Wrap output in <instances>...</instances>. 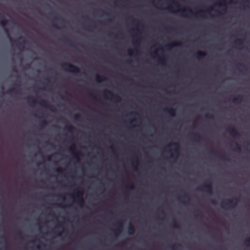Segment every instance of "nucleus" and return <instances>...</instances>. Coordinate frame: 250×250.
I'll return each instance as SVG.
<instances>
[{
	"label": "nucleus",
	"instance_id": "obj_1",
	"mask_svg": "<svg viewBox=\"0 0 250 250\" xmlns=\"http://www.w3.org/2000/svg\"><path fill=\"white\" fill-rule=\"evenodd\" d=\"M83 190L80 188H76L73 190V192L70 194L64 193L63 195L61 194H48L45 196L46 197H57L59 200H61L62 201L64 202L66 201V198L64 195L67 194L69 197L72 199L73 203L82 207L84 203V199L83 198Z\"/></svg>",
	"mask_w": 250,
	"mask_h": 250
},
{
	"label": "nucleus",
	"instance_id": "obj_2",
	"mask_svg": "<svg viewBox=\"0 0 250 250\" xmlns=\"http://www.w3.org/2000/svg\"><path fill=\"white\" fill-rule=\"evenodd\" d=\"M238 203V198L224 199L220 204V208L225 210H231L235 208Z\"/></svg>",
	"mask_w": 250,
	"mask_h": 250
},
{
	"label": "nucleus",
	"instance_id": "obj_3",
	"mask_svg": "<svg viewBox=\"0 0 250 250\" xmlns=\"http://www.w3.org/2000/svg\"><path fill=\"white\" fill-rule=\"evenodd\" d=\"M28 104L31 105H34L38 104L41 106L49 109L51 112H55V108L50 104L48 102L42 99L39 102L32 96H28L26 98Z\"/></svg>",
	"mask_w": 250,
	"mask_h": 250
},
{
	"label": "nucleus",
	"instance_id": "obj_4",
	"mask_svg": "<svg viewBox=\"0 0 250 250\" xmlns=\"http://www.w3.org/2000/svg\"><path fill=\"white\" fill-rule=\"evenodd\" d=\"M196 190L206 192L209 195H212L213 189L212 182L210 179H206L201 185L196 188Z\"/></svg>",
	"mask_w": 250,
	"mask_h": 250
},
{
	"label": "nucleus",
	"instance_id": "obj_5",
	"mask_svg": "<svg viewBox=\"0 0 250 250\" xmlns=\"http://www.w3.org/2000/svg\"><path fill=\"white\" fill-rule=\"evenodd\" d=\"M62 68L65 71L69 72L73 74H79L80 73V68L69 62H65L61 65Z\"/></svg>",
	"mask_w": 250,
	"mask_h": 250
},
{
	"label": "nucleus",
	"instance_id": "obj_6",
	"mask_svg": "<svg viewBox=\"0 0 250 250\" xmlns=\"http://www.w3.org/2000/svg\"><path fill=\"white\" fill-rule=\"evenodd\" d=\"M104 97L105 99L108 100V98L106 95V94H108L111 96V99L112 100H114L118 102H120L121 101V98L120 96L117 94H113L111 91L108 90V89H105L104 91Z\"/></svg>",
	"mask_w": 250,
	"mask_h": 250
},
{
	"label": "nucleus",
	"instance_id": "obj_7",
	"mask_svg": "<svg viewBox=\"0 0 250 250\" xmlns=\"http://www.w3.org/2000/svg\"><path fill=\"white\" fill-rule=\"evenodd\" d=\"M177 200L180 201L183 206H187L190 202L191 198L189 195L184 192L181 196L178 197Z\"/></svg>",
	"mask_w": 250,
	"mask_h": 250
},
{
	"label": "nucleus",
	"instance_id": "obj_8",
	"mask_svg": "<svg viewBox=\"0 0 250 250\" xmlns=\"http://www.w3.org/2000/svg\"><path fill=\"white\" fill-rule=\"evenodd\" d=\"M150 56L152 59H154L157 57L158 60V63L162 66H165L166 65V62L164 57H160L158 54L157 51L155 50L153 52L151 53Z\"/></svg>",
	"mask_w": 250,
	"mask_h": 250
},
{
	"label": "nucleus",
	"instance_id": "obj_9",
	"mask_svg": "<svg viewBox=\"0 0 250 250\" xmlns=\"http://www.w3.org/2000/svg\"><path fill=\"white\" fill-rule=\"evenodd\" d=\"M69 151L73 159L75 160L77 162H80V159L79 157V153L75 151V146L74 144H72V145L69 148Z\"/></svg>",
	"mask_w": 250,
	"mask_h": 250
},
{
	"label": "nucleus",
	"instance_id": "obj_10",
	"mask_svg": "<svg viewBox=\"0 0 250 250\" xmlns=\"http://www.w3.org/2000/svg\"><path fill=\"white\" fill-rule=\"evenodd\" d=\"M183 43L181 42H172L165 45V47L167 50H170L175 47H182Z\"/></svg>",
	"mask_w": 250,
	"mask_h": 250
},
{
	"label": "nucleus",
	"instance_id": "obj_11",
	"mask_svg": "<svg viewBox=\"0 0 250 250\" xmlns=\"http://www.w3.org/2000/svg\"><path fill=\"white\" fill-rule=\"evenodd\" d=\"M227 130L229 134L230 135H231L232 137H233L234 138H239L240 137V134L237 131V130L235 129L234 127H229L227 128Z\"/></svg>",
	"mask_w": 250,
	"mask_h": 250
},
{
	"label": "nucleus",
	"instance_id": "obj_12",
	"mask_svg": "<svg viewBox=\"0 0 250 250\" xmlns=\"http://www.w3.org/2000/svg\"><path fill=\"white\" fill-rule=\"evenodd\" d=\"M140 39L139 37H138L137 39L134 40L132 41V44L134 47H135L134 49V52L136 56H138V53L139 52V50L137 48V47H139L140 46Z\"/></svg>",
	"mask_w": 250,
	"mask_h": 250
},
{
	"label": "nucleus",
	"instance_id": "obj_13",
	"mask_svg": "<svg viewBox=\"0 0 250 250\" xmlns=\"http://www.w3.org/2000/svg\"><path fill=\"white\" fill-rule=\"evenodd\" d=\"M139 164V160L137 156H135L133 160L131 162V166L135 171L138 170V167Z\"/></svg>",
	"mask_w": 250,
	"mask_h": 250
},
{
	"label": "nucleus",
	"instance_id": "obj_14",
	"mask_svg": "<svg viewBox=\"0 0 250 250\" xmlns=\"http://www.w3.org/2000/svg\"><path fill=\"white\" fill-rule=\"evenodd\" d=\"M163 111L168 114L170 117H174L175 116V110L173 108L165 107L163 109Z\"/></svg>",
	"mask_w": 250,
	"mask_h": 250
},
{
	"label": "nucleus",
	"instance_id": "obj_15",
	"mask_svg": "<svg viewBox=\"0 0 250 250\" xmlns=\"http://www.w3.org/2000/svg\"><path fill=\"white\" fill-rule=\"evenodd\" d=\"M61 40L64 42L65 43H67L70 46L75 47L76 46L73 41L71 40L68 37L66 36H63L61 38Z\"/></svg>",
	"mask_w": 250,
	"mask_h": 250
},
{
	"label": "nucleus",
	"instance_id": "obj_16",
	"mask_svg": "<svg viewBox=\"0 0 250 250\" xmlns=\"http://www.w3.org/2000/svg\"><path fill=\"white\" fill-rule=\"evenodd\" d=\"M95 81L98 83H100L102 82H105L107 80V78L105 76H101L98 74L95 75Z\"/></svg>",
	"mask_w": 250,
	"mask_h": 250
},
{
	"label": "nucleus",
	"instance_id": "obj_17",
	"mask_svg": "<svg viewBox=\"0 0 250 250\" xmlns=\"http://www.w3.org/2000/svg\"><path fill=\"white\" fill-rule=\"evenodd\" d=\"M171 146H174V151L177 152L178 154L179 153V145L177 142H171L169 144H168L167 146V147L170 148Z\"/></svg>",
	"mask_w": 250,
	"mask_h": 250
},
{
	"label": "nucleus",
	"instance_id": "obj_18",
	"mask_svg": "<svg viewBox=\"0 0 250 250\" xmlns=\"http://www.w3.org/2000/svg\"><path fill=\"white\" fill-rule=\"evenodd\" d=\"M206 56V53L203 51H198L196 53V59L198 60H200L205 57Z\"/></svg>",
	"mask_w": 250,
	"mask_h": 250
},
{
	"label": "nucleus",
	"instance_id": "obj_19",
	"mask_svg": "<svg viewBox=\"0 0 250 250\" xmlns=\"http://www.w3.org/2000/svg\"><path fill=\"white\" fill-rule=\"evenodd\" d=\"M231 101L232 103L235 104H240L243 102V96L238 95L237 96L233 97Z\"/></svg>",
	"mask_w": 250,
	"mask_h": 250
},
{
	"label": "nucleus",
	"instance_id": "obj_20",
	"mask_svg": "<svg viewBox=\"0 0 250 250\" xmlns=\"http://www.w3.org/2000/svg\"><path fill=\"white\" fill-rule=\"evenodd\" d=\"M236 46L240 47V48H243L244 46V40L237 38L233 42Z\"/></svg>",
	"mask_w": 250,
	"mask_h": 250
},
{
	"label": "nucleus",
	"instance_id": "obj_21",
	"mask_svg": "<svg viewBox=\"0 0 250 250\" xmlns=\"http://www.w3.org/2000/svg\"><path fill=\"white\" fill-rule=\"evenodd\" d=\"M192 139L196 142H199L202 139V136L197 132H195L192 134Z\"/></svg>",
	"mask_w": 250,
	"mask_h": 250
},
{
	"label": "nucleus",
	"instance_id": "obj_22",
	"mask_svg": "<svg viewBox=\"0 0 250 250\" xmlns=\"http://www.w3.org/2000/svg\"><path fill=\"white\" fill-rule=\"evenodd\" d=\"M216 5L218 7L222 8V10L224 12H226L227 10V5L225 3L218 2Z\"/></svg>",
	"mask_w": 250,
	"mask_h": 250
},
{
	"label": "nucleus",
	"instance_id": "obj_23",
	"mask_svg": "<svg viewBox=\"0 0 250 250\" xmlns=\"http://www.w3.org/2000/svg\"><path fill=\"white\" fill-rule=\"evenodd\" d=\"M177 12H181V13H188L189 14H193L192 10L190 8H184V9H182L181 10H178L177 11Z\"/></svg>",
	"mask_w": 250,
	"mask_h": 250
},
{
	"label": "nucleus",
	"instance_id": "obj_24",
	"mask_svg": "<svg viewBox=\"0 0 250 250\" xmlns=\"http://www.w3.org/2000/svg\"><path fill=\"white\" fill-rule=\"evenodd\" d=\"M51 15L53 17V20L54 21H60L62 23H64L65 21L62 18L56 16L54 13H51Z\"/></svg>",
	"mask_w": 250,
	"mask_h": 250
},
{
	"label": "nucleus",
	"instance_id": "obj_25",
	"mask_svg": "<svg viewBox=\"0 0 250 250\" xmlns=\"http://www.w3.org/2000/svg\"><path fill=\"white\" fill-rule=\"evenodd\" d=\"M64 130H66L68 132L72 133L74 131V127L70 125H68L64 127Z\"/></svg>",
	"mask_w": 250,
	"mask_h": 250
},
{
	"label": "nucleus",
	"instance_id": "obj_26",
	"mask_svg": "<svg viewBox=\"0 0 250 250\" xmlns=\"http://www.w3.org/2000/svg\"><path fill=\"white\" fill-rule=\"evenodd\" d=\"M135 229L133 226L131 225H129V226L127 228V231H128V233L129 234H130V235L133 234L135 232Z\"/></svg>",
	"mask_w": 250,
	"mask_h": 250
},
{
	"label": "nucleus",
	"instance_id": "obj_27",
	"mask_svg": "<svg viewBox=\"0 0 250 250\" xmlns=\"http://www.w3.org/2000/svg\"><path fill=\"white\" fill-rule=\"evenodd\" d=\"M47 125V122L46 120L43 119L42 120L39 124V126L41 129H43Z\"/></svg>",
	"mask_w": 250,
	"mask_h": 250
},
{
	"label": "nucleus",
	"instance_id": "obj_28",
	"mask_svg": "<svg viewBox=\"0 0 250 250\" xmlns=\"http://www.w3.org/2000/svg\"><path fill=\"white\" fill-rule=\"evenodd\" d=\"M234 145L235 146L234 150L236 152H240L241 151V147L240 145L236 142H234Z\"/></svg>",
	"mask_w": 250,
	"mask_h": 250
},
{
	"label": "nucleus",
	"instance_id": "obj_29",
	"mask_svg": "<svg viewBox=\"0 0 250 250\" xmlns=\"http://www.w3.org/2000/svg\"><path fill=\"white\" fill-rule=\"evenodd\" d=\"M121 34H122V33H121L119 30L117 31L116 33H114L112 31H110L108 33V36H114L116 38H117L118 35Z\"/></svg>",
	"mask_w": 250,
	"mask_h": 250
},
{
	"label": "nucleus",
	"instance_id": "obj_30",
	"mask_svg": "<svg viewBox=\"0 0 250 250\" xmlns=\"http://www.w3.org/2000/svg\"><path fill=\"white\" fill-rule=\"evenodd\" d=\"M8 21L7 19H3L0 22V24L3 28L5 27V26L7 24Z\"/></svg>",
	"mask_w": 250,
	"mask_h": 250
},
{
	"label": "nucleus",
	"instance_id": "obj_31",
	"mask_svg": "<svg viewBox=\"0 0 250 250\" xmlns=\"http://www.w3.org/2000/svg\"><path fill=\"white\" fill-rule=\"evenodd\" d=\"M6 93L8 94H11L12 93H15L16 94H18V92L16 90L15 87H13L12 88H11V89L8 90L6 91Z\"/></svg>",
	"mask_w": 250,
	"mask_h": 250
},
{
	"label": "nucleus",
	"instance_id": "obj_32",
	"mask_svg": "<svg viewBox=\"0 0 250 250\" xmlns=\"http://www.w3.org/2000/svg\"><path fill=\"white\" fill-rule=\"evenodd\" d=\"M205 117L206 118V119H209V120H213L214 118V116L213 115V114H209L208 113H207L205 114Z\"/></svg>",
	"mask_w": 250,
	"mask_h": 250
},
{
	"label": "nucleus",
	"instance_id": "obj_33",
	"mask_svg": "<svg viewBox=\"0 0 250 250\" xmlns=\"http://www.w3.org/2000/svg\"><path fill=\"white\" fill-rule=\"evenodd\" d=\"M181 245L178 243L176 245H172L170 246V249L172 250H177L178 248H181Z\"/></svg>",
	"mask_w": 250,
	"mask_h": 250
},
{
	"label": "nucleus",
	"instance_id": "obj_34",
	"mask_svg": "<svg viewBox=\"0 0 250 250\" xmlns=\"http://www.w3.org/2000/svg\"><path fill=\"white\" fill-rule=\"evenodd\" d=\"M125 187L130 190H133L135 189V186L133 184H127Z\"/></svg>",
	"mask_w": 250,
	"mask_h": 250
},
{
	"label": "nucleus",
	"instance_id": "obj_35",
	"mask_svg": "<svg viewBox=\"0 0 250 250\" xmlns=\"http://www.w3.org/2000/svg\"><path fill=\"white\" fill-rule=\"evenodd\" d=\"M18 40H22V42L20 44V45L23 47V45L25 43V40L24 37L23 36H20L18 38Z\"/></svg>",
	"mask_w": 250,
	"mask_h": 250
},
{
	"label": "nucleus",
	"instance_id": "obj_36",
	"mask_svg": "<svg viewBox=\"0 0 250 250\" xmlns=\"http://www.w3.org/2000/svg\"><path fill=\"white\" fill-rule=\"evenodd\" d=\"M129 115L132 117H134L137 116H139L138 112L136 111H132L129 113Z\"/></svg>",
	"mask_w": 250,
	"mask_h": 250
},
{
	"label": "nucleus",
	"instance_id": "obj_37",
	"mask_svg": "<svg viewBox=\"0 0 250 250\" xmlns=\"http://www.w3.org/2000/svg\"><path fill=\"white\" fill-rule=\"evenodd\" d=\"M237 66H238L239 67H242L243 68L245 71H247V66L243 63H238L237 64Z\"/></svg>",
	"mask_w": 250,
	"mask_h": 250
},
{
	"label": "nucleus",
	"instance_id": "obj_38",
	"mask_svg": "<svg viewBox=\"0 0 250 250\" xmlns=\"http://www.w3.org/2000/svg\"><path fill=\"white\" fill-rule=\"evenodd\" d=\"M101 11L102 12L103 15H104V16H107V17H109V16L111 17V16H112V15L111 14V13H109L108 12H106V11H104V10H101Z\"/></svg>",
	"mask_w": 250,
	"mask_h": 250
},
{
	"label": "nucleus",
	"instance_id": "obj_39",
	"mask_svg": "<svg viewBox=\"0 0 250 250\" xmlns=\"http://www.w3.org/2000/svg\"><path fill=\"white\" fill-rule=\"evenodd\" d=\"M131 23L132 24H134L135 22H136V25L137 26H138V23H139V21L137 19H134V18H131Z\"/></svg>",
	"mask_w": 250,
	"mask_h": 250
},
{
	"label": "nucleus",
	"instance_id": "obj_40",
	"mask_svg": "<svg viewBox=\"0 0 250 250\" xmlns=\"http://www.w3.org/2000/svg\"><path fill=\"white\" fill-rule=\"evenodd\" d=\"M127 55L130 57L133 56L134 52L131 49H128L127 50Z\"/></svg>",
	"mask_w": 250,
	"mask_h": 250
},
{
	"label": "nucleus",
	"instance_id": "obj_41",
	"mask_svg": "<svg viewBox=\"0 0 250 250\" xmlns=\"http://www.w3.org/2000/svg\"><path fill=\"white\" fill-rule=\"evenodd\" d=\"M209 154L215 157H217V153L214 151V150H211L210 151H209Z\"/></svg>",
	"mask_w": 250,
	"mask_h": 250
},
{
	"label": "nucleus",
	"instance_id": "obj_42",
	"mask_svg": "<svg viewBox=\"0 0 250 250\" xmlns=\"http://www.w3.org/2000/svg\"><path fill=\"white\" fill-rule=\"evenodd\" d=\"M55 171L59 174H62L63 172V170L61 168H57L55 169Z\"/></svg>",
	"mask_w": 250,
	"mask_h": 250
},
{
	"label": "nucleus",
	"instance_id": "obj_43",
	"mask_svg": "<svg viewBox=\"0 0 250 250\" xmlns=\"http://www.w3.org/2000/svg\"><path fill=\"white\" fill-rule=\"evenodd\" d=\"M109 148L113 152L114 155H115L116 158H117V155L116 154V152L115 151V149H114V146L112 145H111L109 146Z\"/></svg>",
	"mask_w": 250,
	"mask_h": 250
},
{
	"label": "nucleus",
	"instance_id": "obj_44",
	"mask_svg": "<svg viewBox=\"0 0 250 250\" xmlns=\"http://www.w3.org/2000/svg\"><path fill=\"white\" fill-rule=\"evenodd\" d=\"M245 244L246 246H250V237L245 240Z\"/></svg>",
	"mask_w": 250,
	"mask_h": 250
},
{
	"label": "nucleus",
	"instance_id": "obj_45",
	"mask_svg": "<svg viewBox=\"0 0 250 250\" xmlns=\"http://www.w3.org/2000/svg\"><path fill=\"white\" fill-rule=\"evenodd\" d=\"M121 232V229H117L115 230V234L116 236L118 235Z\"/></svg>",
	"mask_w": 250,
	"mask_h": 250
},
{
	"label": "nucleus",
	"instance_id": "obj_46",
	"mask_svg": "<svg viewBox=\"0 0 250 250\" xmlns=\"http://www.w3.org/2000/svg\"><path fill=\"white\" fill-rule=\"evenodd\" d=\"M96 28V26L95 25L92 26V25H89L88 30L89 31H93L94 29H95Z\"/></svg>",
	"mask_w": 250,
	"mask_h": 250
},
{
	"label": "nucleus",
	"instance_id": "obj_47",
	"mask_svg": "<svg viewBox=\"0 0 250 250\" xmlns=\"http://www.w3.org/2000/svg\"><path fill=\"white\" fill-rule=\"evenodd\" d=\"M89 96L91 97L93 99L98 101L97 98L95 96H94L91 92L89 93Z\"/></svg>",
	"mask_w": 250,
	"mask_h": 250
},
{
	"label": "nucleus",
	"instance_id": "obj_48",
	"mask_svg": "<svg viewBox=\"0 0 250 250\" xmlns=\"http://www.w3.org/2000/svg\"><path fill=\"white\" fill-rule=\"evenodd\" d=\"M172 3L174 5H175L177 7L179 8L180 7V4L178 3L175 1L174 0H170Z\"/></svg>",
	"mask_w": 250,
	"mask_h": 250
},
{
	"label": "nucleus",
	"instance_id": "obj_49",
	"mask_svg": "<svg viewBox=\"0 0 250 250\" xmlns=\"http://www.w3.org/2000/svg\"><path fill=\"white\" fill-rule=\"evenodd\" d=\"M80 118V115L79 114H76L74 116V119L75 120H78Z\"/></svg>",
	"mask_w": 250,
	"mask_h": 250
},
{
	"label": "nucleus",
	"instance_id": "obj_50",
	"mask_svg": "<svg viewBox=\"0 0 250 250\" xmlns=\"http://www.w3.org/2000/svg\"><path fill=\"white\" fill-rule=\"evenodd\" d=\"M82 19L83 20H85V21H91L90 19L88 16L83 17H82Z\"/></svg>",
	"mask_w": 250,
	"mask_h": 250
},
{
	"label": "nucleus",
	"instance_id": "obj_51",
	"mask_svg": "<svg viewBox=\"0 0 250 250\" xmlns=\"http://www.w3.org/2000/svg\"><path fill=\"white\" fill-rule=\"evenodd\" d=\"M52 26H53V27L54 28H56V29H61V27H59V26H58L57 25V24H56V23H53V24H52Z\"/></svg>",
	"mask_w": 250,
	"mask_h": 250
},
{
	"label": "nucleus",
	"instance_id": "obj_52",
	"mask_svg": "<svg viewBox=\"0 0 250 250\" xmlns=\"http://www.w3.org/2000/svg\"><path fill=\"white\" fill-rule=\"evenodd\" d=\"M6 36H7V38H8V39L9 40V41H10L11 42H12V38H11V36H10V34H9V33L7 34H6Z\"/></svg>",
	"mask_w": 250,
	"mask_h": 250
},
{
	"label": "nucleus",
	"instance_id": "obj_53",
	"mask_svg": "<svg viewBox=\"0 0 250 250\" xmlns=\"http://www.w3.org/2000/svg\"><path fill=\"white\" fill-rule=\"evenodd\" d=\"M4 208V204L3 203L0 202V208L2 209Z\"/></svg>",
	"mask_w": 250,
	"mask_h": 250
},
{
	"label": "nucleus",
	"instance_id": "obj_54",
	"mask_svg": "<svg viewBox=\"0 0 250 250\" xmlns=\"http://www.w3.org/2000/svg\"><path fill=\"white\" fill-rule=\"evenodd\" d=\"M4 32H5L6 34L9 33V31L7 28L6 27L3 28Z\"/></svg>",
	"mask_w": 250,
	"mask_h": 250
},
{
	"label": "nucleus",
	"instance_id": "obj_55",
	"mask_svg": "<svg viewBox=\"0 0 250 250\" xmlns=\"http://www.w3.org/2000/svg\"><path fill=\"white\" fill-rule=\"evenodd\" d=\"M168 152L170 153V157L171 158H173V153L171 152V150H170V149H169V150Z\"/></svg>",
	"mask_w": 250,
	"mask_h": 250
},
{
	"label": "nucleus",
	"instance_id": "obj_56",
	"mask_svg": "<svg viewBox=\"0 0 250 250\" xmlns=\"http://www.w3.org/2000/svg\"><path fill=\"white\" fill-rule=\"evenodd\" d=\"M172 29V30H173V29H174L173 28H171V27H167V28H165V30H166V31L167 32V33H168V29Z\"/></svg>",
	"mask_w": 250,
	"mask_h": 250
},
{
	"label": "nucleus",
	"instance_id": "obj_57",
	"mask_svg": "<svg viewBox=\"0 0 250 250\" xmlns=\"http://www.w3.org/2000/svg\"><path fill=\"white\" fill-rule=\"evenodd\" d=\"M215 12H216V13L217 15H221L222 14L221 12L219 11L216 10Z\"/></svg>",
	"mask_w": 250,
	"mask_h": 250
},
{
	"label": "nucleus",
	"instance_id": "obj_58",
	"mask_svg": "<svg viewBox=\"0 0 250 250\" xmlns=\"http://www.w3.org/2000/svg\"><path fill=\"white\" fill-rule=\"evenodd\" d=\"M225 160L227 162H230V158H229L228 157H227L225 159Z\"/></svg>",
	"mask_w": 250,
	"mask_h": 250
},
{
	"label": "nucleus",
	"instance_id": "obj_59",
	"mask_svg": "<svg viewBox=\"0 0 250 250\" xmlns=\"http://www.w3.org/2000/svg\"><path fill=\"white\" fill-rule=\"evenodd\" d=\"M64 120V119L63 118H60L58 120V122H62V121H63Z\"/></svg>",
	"mask_w": 250,
	"mask_h": 250
},
{
	"label": "nucleus",
	"instance_id": "obj_60",
	"mask_svg": "<svg viewBox=\"0 0 250 250\" xmlns=\"http://www.w3.org/2000/svg\"><path fill=\"white\" fill-rule=\"evenodd\" d=\"M213 10V9L212 8V7H209L208 8V12H210V11H212Z\"/></svg>",
	"mask_w": 250,
	"mask_h": 250
},
{
	"label": "nucleus",
	"instance_id": "obj_61",
	"mask_svg": "<svg viewBox=\"0 0 250 250\" xmlns=\"http://www.w3.org/2000/svg\"><path fill=\"white\" fill-rule=\"evenodd\" d=\"M45 81H46L47 82H49L50 81H49V78H46L45 79Z\"/></svg>",
	"mask_w": 250,
	"mask_h": 250
},
{
	"label": "nucleus",
	"instance_id": "obj_62",
	"mask_svg": "<svg viewBox=\"0 0 250 250\" xmlns=\"http://www.w3.org/2000/svg\"><path fill=\"white\" fill-rule=\"evenodd\" d=\"M107 21H108V22H111L112 21V19H108V20H107Z\"/></svg>",
	"mask_w": 250,
	"mask_h": 250
},
{
	"label": "nucleus",
	"instance_id": "obj_63",
	"mask_svg": "<svg viewBox=\"0 0 250 250\" xmlns=\"http://www.w3.org/2000/svg\"><path fill=\"white\" fill-rule=\"evenodd\" d=\"M199 13H205L204 11L202 10H200V11H199Z\"/></svg>",
	"mask_w": 250,
	"mask_h": 250
},
{
	"label": "nucleus",
	"instance_id": "obj_64",
	"mask_svg": "<svg viewBox=\"0 0 250 250\" xmlns=\"http://www.w3.org/2000/svg\"><path fill=\"white\" fill-rule=\"evenodd\" d=\"M132 30L138 31V28L137 27H136L135 28H133Z\"/></svg>",
	"mask_w": 250,
	"mask_h": 250
}]
</instances>
